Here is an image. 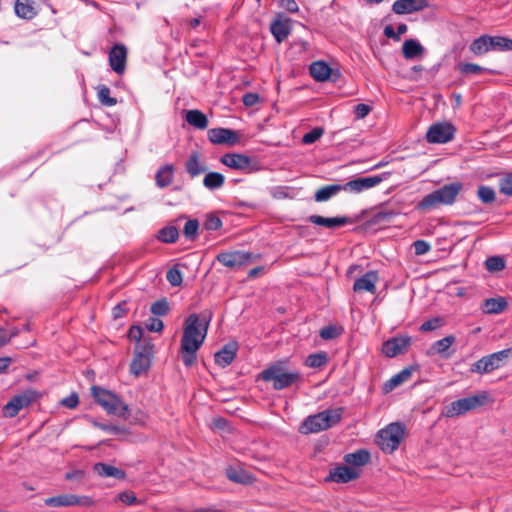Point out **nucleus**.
Wrapping results in <instances>:
<instances>
[{
    "mask_svg": "<svg viewBox=\"0 0 512 512\" xmlns=\"http://www.w3.org/2000/svg\"><path fill=\"white\" fill-rule=\"evenodd\" d=\"M211 318L212 314L208 311L192 313L186 318L180 345L182 361L186 367L195 363L196 353L206 338Z\"/></svg>",
    "mask_w": 512,
    "mask_h": 512,
    "instance_id": "obj_1",
    "label": "nucleus"
},
{
    "mask_svg": "<svg viewBox=\"0 0 512 512\" xmlns=\"http://www.w3.org/2000/svg\"><path fill=\"white\" fill-rule=\"evenodd\" d=\"M463 185L460 182H453L432 191L419 201L415 208L421 212H429L442 205H452L462 190Z\"/></svg>",
    "mask_w": 512,
    "mask_h": 512,
    "instance_id": "obj_2",
    "label": "nucleus"
},
{
    "mask_svg": "<svg viewBox=\"0 0 512 512\" xmlns=\"http://www.w3.org/2000/svg\"><path fill=\"white\" fill-rule=\"evenodd\" d=\"M343 408L327 409L310 415L302 422L299 431L302 434L318 433L340 422Z\"/></svg>",
    "mask_w": 512,
    "mask_h": 512,
    "instance_id": "obj_3",
    "label": "nucleus"
},
{
    "mask_svg": "<svg viewBox=\"0 0 512 512\" xmlns=\"http://www.w3.org/2000/svg\"><path fill=\"white\" fill-rule=\"evenodd\" d=\"M298 371H287L282 362L273 364L261 372L264 381L273 382L275 390H282L290 387L300 380Z\"/></svg>",
    "mask_w": 512,
    "mask_h": 512,
    "instance_id": "obj_4",
    "label": "nucleus"
},
{
    "mask_svg": "<svg viewBox=\"0 0 512 512\" xmlns=\"http://www.w3.org/2000/svg\"><path fill=\"white\" fill-rule=\"evenodd\" d=\"M96 402L108 413L127 418L128 405L119 396L99 386L91 388Z\"/></svg>",
    "mask_w": 512,
    "mask_h": 512,
    "instance_id": "obj_5",
    "label": "nucleus"
},
{
    "mask_svg": "<svg viewBox=\"0 0 512 512\" xmlns=\"http://www.w3.org/2000/svg\"><path fill=\"white\" fill-rule=\"evenodd\" d=\"M405 426L394 422L377 433V444L385 453H393L404 439Z\"/></svg>",
    "mask_w": 512,
    "mask_h": 512,
    "instance_id": "obj_6",
    "label": "nucleus"
},
{
    "mask_svg": "<svg viewBox=\"0 0 512 512\" xmlns=\"http://www.w3.org/2000/svg\"><path fill=\"white\" fill-rule=\"evenodd\" d=\"M490 50H512V40L500 36L482 35L470 45V51L475 55H483Z\"/></svg>",
    "mask_w": 512,
    "mask_h": 512,
    "instance_id": "obj_7",
    "label": "nucleus"
},
{
    "mask_svg": "<svg viewBox=\"0 0 512 512\" xmlns=\"http://www.w3.org/2000/svg\"><path fill=\"white\" fill-rule=\"evenodd\" d=\"M511 353L512 349L509 348L484 356L471 365L470 371L478 374L490 373L500 368Z\"/></svg>",
    "mask_w": 512,
    "mask_h": 512,
    "instance_id": "obj_8",
    "label": "nucleus"
},
{
    "mask_svg": "<svg viewBox=\"0 0 512 512\" xmlns=\"http://www.w3.org/2000/svg\"><path fill=\"white\" fill-rule=\"evenodd\" d=\"M41 394L34 389H27L20 394H17L11 398V400L4 405L3 414L6 417H15L20 410L30 406L35 402Z\"/></svg>",
    "mask_w": 512,
    "mask_h": 512,
    "instance_id": "obj_9",
    "label": "nucleus"
},
{
    "mask_svg": "<svg viewBox=\"0 0 512 512\" xmlns=\"http://www.w3.org/2000/svg\"><path fill=\"white\" fill-rule=\"evenodd\" d=\"M486 396H470L451 402L444 409L443 414L448 418L463 415L484 404Z\"/></svg>",
    "mask_w": 512,
    "mask_h": 512,
    "instance_id": "obj_10",
    "label": "nucleus"
},
{
    "mask_svg": "<svg viewBox=\"0 0 512 512\" xmlns=\"http://www.w3.org/2000/svg\"><path fill=\"white\" fill-rule=\"evenodd\" d=\"M455 132L456 128L451 123L438 122L428 128L426 139L433 144L447 143L454 138Z\"/></svg>",
    "mask_w": 512,
    "mask_h": 512,
    "instance_id": "obj_11",
    "label": "nucleus"
},
{
    "mask_svg": "<svg viewBox=\"0 0 512 512\" xmlns=\"http://www.w3.org/2000/svg\"><path fill=\"white\" fill-rule=\"evenodd\" d=\"M153 345L147 343L136 350L135 356L130 364V371L135 376L145 373L151 365Z\"/></svg>",
    "mask_w": 512,
    "mask_h": 512,
    "instance_id": "obj_12",
    "label": "nucleus"
},
{
    "mask_svg": "<svg viewBox=\"0 0 512 512\" xmlns=\"http://www.w3.org/2000/svg\"><path fill=\"white\" fill-rule=\"evenodd\" d=\"M384 179H386V174L359 177L343 184V191L361 193L379 185Z\"/></svg>",
    "mask_w": 512,
    "mask_h": 512,
    "instance_id": "obj_13",
    "label": "nucleus"
},
{
    "mask_svg": "<svg viewBox=\"0 0 512 512\" xmlns=\"http://www.w3.org/2000/svg\"><path fill=\"white\" fill-rule=\"evenodd\" d=\"M216 259L228 268L237 269L251 263L253 256L249 252L232 251L219 253Z\"/></svg>",
    "mask_w": 512,
    "mask_h": 512,
    "instance_id": "obj_14",
    "label": "nucleus"
},
{
    "mask_svg": "<svg viewBox=\"0 0 512 512\" xmlns=\"http://www.w3.org/2000/svg\"><path fill=\"white\" fill-rule=\"evenodd\" d=\"M49 0H16L14 12L17 17L25 20L33 19L42 5H48Z\"/></svg>",
    "mask_w": 512,
    "mask_h": 512,
    "instance_id": "obj_15",
    "label": "nucleus"
},
{
    "mask_svg": "<svg viewBox=\"0 0 512 512\" xmlns=\"http://www.w3.org/2000/svg\"><path fill=\"white\" fill-rule=\"evenodd\" d=\"M411 345V337L409 336H396L388 339L382 345V352L389 358L396 357L407 351Z\"/></svg>",
    "mask_w": 512,
    "mask_h": 512,
    "instance_id": "obj_16",
    "label": "nucleus"
},
{
    "mask_svg": "<svg viewBox=\"0 0 512 512\" xmlns=\"http://www.w3.org/2000/svg\"><path fill=\"white\" fill-rule=\"evenodd\" d=\"M221 163L225 166L235 169V170H241L246 172L252 171V160L250 157L244 155V154H238V153H227L224 154L221 159Z\"/></svg>",
    "mask_w": 512,
    "mask_h": 512,
    "instance_id": "obj_17",
    "label": "nucleus"
},
{
    "mask_svg": "<svg viewBox=\"0 0 512 512\" xmlns=\"http://www.w3.org/2000/svg\"><path fill=\"white\" fill-rule=\"evenodd\" d=\"M360 476L358 469L346 465H339L330 470L327 480L336 483H348Z\"/></svg>",
    "mask_w": 512,
    "mask_h": 512,
    "instance_id": "obj_18",
    "label": "nucleus"
},
{
    "mask_svg": "<svg viewBox=\"0 0 512 512\" xmlns=\"http://www.w3.org/2000/svg\"><path fill=\"white\" fill-rule=\"evenodd\" d=\"M127 48L123 44L114 45L109 52V64L114 72L122 74L126 67Z\"/></svg>",
    "mask_w": 512,
    "mask_h": 512,
    "instance_id": "obj_19",
    "label": "nucleus"
},
{
    "mask_svg": "<svg viewBox=\"0 0 512 512\" xmlns=\"http://www.w3.org/2000/svg\"><path fill=\"white\" fill-rule=\"evenodd\" d=\"M207 134L208 139L214 144L234 145L239 140L238 133L227 128H213Z\"/></svg>",
    "mask_w": 512,
    "mask_h": 512,
    "instance_id": "obj_20",
    "label": "nucleus"
},
{
    "mask_svg": "<svg viewBox=\"0 0 512 512\" xmlns=\"http://www.w3.org/2000/svg\"><path fill=\"white\" fill-rule=\"evenodd\" d=\"M303 28V25L298 22L292 20L289 16L278 13L274 20L270 24V32H291L297 31Z\"/></svg>",
    "mask_w": 512,
    "mask_h": 512,
    "instance_id": "obj_21",
    "label": "nucleus"
},
{
    "mask_svg": "<svg viewBox=\"0 0 512 512\" xmlns=\"http://www.w3.org/2000/svg\"><path fill=\"white\" fill-rule=\"evenodd\" d=\"M378 282V274L376 271L371 270L366 272L362 277L355 280L353 284L354 292H369L375 294L376 283Z\"/></svg>",
    "mask_w": 512,
    "mask_h": 512,
    "instance_id": "obj_22",
    "label": "nucleus"
},
{
    "mask_svg": "<svg viewBox=\"0 0 512 512\" xmlns=\"http://www.w3.org/2000/svg\"><path fill=\"white\" fill-rule=\"evenodd\" d=\"M428 7L427 0H396L393 3L392 10L396 14H409L421 11Z\"/></svg>",
    "mask_w": 512,
    "mask_h": 512,
    "instance_id": "obj_23",
    "label": "nucleus"
},
{
    "mask_svg": "<svg viewBox=\"0 0 512 512\" xmlns=\"http://www.w3.org/2000/svg\"><path fill=\"white\" fill-rule=\"evenodd\" d=\"M308 221L317 226H323L328 229H337L350 223V218L346 216L340 217H323L320 215H311L308 217Z\"/></svg>",
    "mask_w": 512,
    "mask_h": 512,
    "instance_id": "obj_24",
    "label": "nucleus"
},
{
    "mask_svg": "<svg viewBox=\"0 0 512 512\" xmlns=\"http://www.w3.org/2000/svg\"><path fill=\"white\" fill-rule=\"evenodd\" d=\"M86 498H81L73 494H62L45 499V505L50 507H67L75 505H84Z\"/></svg>",
    "mask_w": 512,
    "mask_h": 512,
    "instance_id": "obj_25",
    "label": "nucleus"
},
{
    "mask_svg": "<svg viewBox=\"0 0 512 512\" xmlns=\"http://www.w3.org/2000/svg\"><path fill=\"white\" fill-rule=\"evenodd\" d=\"M238 345L236 342H230L223 346V348L215 353V362L221 367L230 365L237 353Z\"/></svg>",
    "mask_w": 512,
    "mask_h": 512,
    "instance_id": "obj_26",
    "label": "nucleus"
},
{
    "mask_svg": "<svg viewBox=\"0 0 512 512\" xmlns=\"http://www.w3.org/2000/svg\"><path fill=\"white\" fill-rule=\"evenodd\" d=\"M227 478L238 484L248 485L254 482V477L241 467L229 466L225 470Z\"/></svg>",
    "mask_w": 512,
    "mask_h": 512,
    "instance_id": "obj_27",
    "label": "nucleus"
},
{
    "mask_svg": "<svg viewBox=\"0 0 512 512\" xmlns=\"http://www.w3.org/2000/svg\"><path fill=\"white\" fill-rule=\"evenodd\" d=\"M371 459V455L368 450L366 449H359L353 453H348L344 456V462L349 467H362L365 466L367 463H369Z\"/></svg>",
    "mask_w": 512,
    "mask_h": 512,
    "instance_id": "obj_28",
    "label": "nucleus"
},
{
    "mask_svg": "<svg viewBox=\"0 0 512 512\" xmlns=\"http://www.w3.org/2000/svg\"><path fill=\"white\" fill-rule=\"evenodd\" d=\"M456 341V337L453 335H448L436 342H434L429 350L428 355H441L445 358L449 357L450 354L448 353V349L453 345V343Z\"/></svg>",
    "mask_w": 512,
    "mask_h": 512,
    "instance_id": "obj_29",
    "label": "nucleus"
},
{
    "mask_svg": "<svg viewBox=\"0 0 512 512\" xmlns=\"http://www.w3.org/2000/svg\"><path fill=\"white\" fill-rule=\"evenodd\" d=\"M424 52V47L416 39H407L403 42L402 53L406 59L421 58Z\"/></svg>",
    "mask_w": 512,
    "mask_h": 512,
    "instance_id": "obj_30",
    "label": "nucleus"
},
{
    "mask_svg": "<svg viewBox=\"0 0 512 512\" xmlns=\"http://www.w3.org/2000/svg\"><path fill=\"white\" fill-rule=\"evenodd\" d=\"M93 470L96 474L104 478L114 477L116 479L122 480L126 477V474L123 470L105 463H96L93 467Z\"/></svg>",
    "mask_w": 512,
    "mask_h": 512,
    "instance_id": "obj_31",
    "label": "nucleus"
},
{
    "mask_svg": "<svg viewBox=\"0 0 512 512\" xmlns=\"http://www.w3.org/2000/svg\"><path fill=\"white\" fill-rule=\"evenodd\" d=\"M185 120L189 125L197 129L203 130L208 126V119L206 115L197 109L187 110L185 112Z\"/></svg>",
    "mask_w": 512,
    "mask_h": 512,
    "instance_id": "obj_32",
    "label": "nucleus"
},
{
    "mask_svg": "<svg viewBox=\"0 0 512 512\" xmlns=\"http://www.w3.org/2000/svg\"><path fill=\"white\" fill-rule=\"evenodd\" d=\"M412 370L410 368H405L399 373L395 374L388 381L384 383L383 390L385 393H389L394 390L396 387L400 386L404 382L408 381L411 378Z\"/></svg>",
    "mask_w": 512,
    "mask_h": 512,
    "instance_id": "obj_33",
    "label": "nucleus"
},
{
    "mask_svg": "<svg viewBox=\"0 0 512 512\" xmlns=\"http://www.w3.org/2000/svg\"><path fill=\"white\" fill-rule=\"evenodd\" d=\"M185 168L192 178L199 176L206 171V166L200 161L198 152L190 154L186 161Z\"/></svg>",
    "mask_w": 512,
    "mask_h": 512,
    "instance_id": "obj_34",
    "label": "nucleus"
},
{
    "mask_svg": "<svg viewBox=\"0 0 512 512\" xmlns=\"http://www.w3.org/2000/svg\"><path fill=\"white\" fill-rule=\"evenodd\" d=\"M309 71H310V75L316 81H320V82L328 80L331 75L330 66L323 61L313 62L310 65Z\"/></svg>",
    "mask_w": 512,
    "mask_h": 512,
    "instance_id": "obj_35",
    "label": "nucleus"
},
{
    "mask_svg": "<svg viewBox=\"0 0 512 512\" xmlns=\"http://www.w3.org/2000/svg\"><path fill=\"white\" fill-rule=\"evenodd\" d=\"M174 167L171 164H167L161 167L155 176L156 184L160 188L169 186L173 181Z\"/></svg>",
    "mask_w": 512,
    "mask_h": 512,
    "instance_id": "obj_36",
    "label": "nucleus"
},
{
    "mask_svg": "<svg viewBox=\"0 0 512 512\" xmlns=\"http://www.w3.org/2000/svg\"><path fill=\"white\" fill-rule=\"evenodd\" d=\"M507 302L503 297L489 298L483 303L482 309L486 314H498L505 310Z\"/></svg>",
    "mask_w": 512,
    "mask_h": 512,
    "instance_id": "obj_37",
    "label": "nucleus"
},
{
    "mask_svg": "<svg viewBox=\"0 0 512 512\" xmlns=\"http://www.w3.org/2000/svg\"><path fill=\"white\" fill-rule=\"evenodd\" d=\"M343 191V185L333 184L321 187L314 194V199L317 202H324L336 195L338 192Z\"/></svg>",
    "mask_w": 512,
    "mask_h": 512,
    "instance_id": "obj_38",
    "label": "nucleus"
},
{
    "mask_svg": "<svg viewBox=\"0 0 512 512\" xmlns=\"http://www.w3.org/2000/svg\"><path fill=\"white\" fill-rule=\"evenodd\" d=\"M225 177L219 172H209L203 179V185L209 190L219 189L224 185Z\"/></svg>",
    "mask_w": 512,
    "mask_h": 512,
    "instance_id": "obj_39",
    "label": "nucleus"
},
{
    "mask_svg": "<svg viewBox=\"0 0 512 512\" xmlns=\"http://www.w3.org/2000/svg\"><path fill=\"white\" fill-rule=\"evenodd\" d=\"M179 237L178 229L175 226L164 227L159 231L158 239L164 243H174Z\"/></svg>",
    "mask_w": 512,
    "mask_h": 512,
    "instance_id": "obj_40",
    "label": "nucleus"
},
{
    "mask_svg": "<svg viewBox=\"0 0 512 512\" xmlns=\"http://www.w3.org/2000/svg\"><path fill=\"white\" fill-rule=\"evenodd\" d=\"M343 333V328L337 325H328L320 330V337L324 340H332L338 338Z\"/></svg>",
    "mask_w": 512,
    "mask_h": 512,
    "instance_id": "obj_41",
    "label": "nucleus"
},
{
    "mask_svg": "<svg viewBox=\"0 0 512 512\" xmlns=\"http://www.w3.org/2000/svg\"><path fill=\"white\" fill-rule=\"evenodd\" d=\"M328 361L326 353L320 352L311 354L306 358L305 364L311 368H319L324 366Z\"/></svg>",
    "mask_w": 512,
    "mask_h": 512,
    "instance_id": "obj_42",
    "label": "nucleus"
},
{
    "mask_svg": "<svg viewBox=\"0 0 512 512\" xmlns=\"http://www.w3.org/2000/svg\"><path fill=\"white\" fill-rule=\"evenodd\" d=\"M98 99L102 105L111 107L117 103V100L110 96V88L106 85H101L98 88Z\"/></svg>",
    "mask_w": 512,
    "mask_h": 512,
    "instance_id": "obj_43",
    "label": "nucleus"
},
{
    "mask_svg": "<svg viewBox=\"0 0 512 512\" xmlns=\"http://www.w3.org/2000/svg\"><path fill=\"white\" fill-rule=\"evenodd\" d=\"M485 267L489 272H499L505 268V261L500 256H492L485 261Z\"/></svg>",
    "mask_w": 512,
    "mask_h": 512,
    "instance_id": "obj_44",
    "label": "nucleus"
},
{
    "mask_svg": "<svg viewBox=\"0 0 512 512\" xmlns=\"http://www.w3.org/2000/svg\"><path fill=\"white\" fill-rule=\"evenodd\" d=\"M199 222L196 219L188 220L183 228L184 236L189 240H195L198 235Z\"/></svg>",
    "mask_w": 512,
    "mask_h": 512,
    "instance_id": "obj_45",
    "label": "nucleus"
},
{
    "mask_svg": "<svg viewBox=\"0 0 512 512\" xmlns=\"http://www.w3.org/2000/svg\"><path fill=\"white\" fill-rule=\"evenodd\" d=\"M458 70L463 75H478L486 71L484 67L474 63H460L458 65Z\"/></svg>",
    "mask_w": 512,
    "mask_h": 512,
    "instance_id": "obj_46",
    "label": "nucleus"
},
{
    "mask_svg": "<svg viewBox=\"0 0 512 512\" xmlns=\"http://www.w3.org/2000/svg\"><path fill=\"white\" fill-rule=\"evenodd\" d=\"M151 313L156 316H165L169 310V302L166 298H162L151 305Z\"/></svg>",
    "mask_w": 512,
    "mask_h": 512,
    "instance_id": "obj_47",
    "label": "nucleus"
},
{
    "mask_svg": "<svg viewBox=\"0 0 512 512\" xmlns=\"http://www.w3.org/2000/svg\"><path fill=\"white\" fill-rule=\"evenodd\" d=\"M91 424L96 428H99L103 431H106V432H109L112 434H126L128 432V430L125 427L104 424V423L98 422L96 420H92Z\"/></svg>",
    "mask_w": 512,
    "mask_h": 512,
    "instance_id": "obj_48",
    "label": "nucleus"
},
{
    "mask_svg": "<svg viewBox=\"0 0 512 512\" xmlns=\"http://www.w3.org/2000/svg\"><path fill=\"white\" fill-rule=\"evenodd\" d=\"M477 195L483 203H492L495 201V191L485 185H481L478 188Z\"/></svg>",
    "mask_w": 512,
    "mask_h": 512,
    "instance_id": "obj_49",
    "label": "nucleus"
},
{
    "mask_svg": "<svg viewBox=\"0 0 512 512\" xmlns=\"http://www.w3.org/2000/svg\"><path fill=\"white\" fill-rule=\"evenodd\" d=\"M499 190L504 195L512 196V173L500 179Z\"/></svg>",
    "mask_w": 512,
    "mask_h": 512,
    "instance_id": "obj_50",
    "label": "nucleus"
},
{
    "mask_svg": "<svg viewBox=\"0 0 512 512\" xmlns=\"http://www.w3.org/2000/svg\"><path fill=\"white\" fill-rule=\"evenodd\" d=\"M166 278H167V281L172 285V286H179L181 283H182V274L180 272V270H178L177 268H171L167 271V274H166Z\"/></svg>",
    "mask_w": 512,
    "mask_h": 512,
    "instance_id": "obj_51",
    "label": "nucleus"
},
{
    "mask_svg": "<svg viewBox=\"0 0 512 512\" xmlns=\"http://www.w3.org/2000/svg\"><path fill=\"white\" fill-rule=\"evenodd\" d=\"M323 133L324 131L322 128H314L303 136L302 142L304 144H312L316 142L323 135Z\"/></svg>",
    "mask_w": 512,
    "mask_h": 512,
    "instance_id": "obj_52",
    "label": "nucleus"
},
{
    "mask_svg": "<svg viewBox=\"0 0 512 512\" xmlns=\"http://www.w3.org/2000/svg\"><path fill=\"white\" fill-rule=\"evenodd\" d=\"M222 227V221L215 215H209L204 222V228L209 231H216Z\"/></svg>",
    "mask_w": 512,
    "mask_h": 512,
    "instance_id": "obj_53",
    "label": "nucleus"
},
{
    "mask_svg": "<svg viewBox=\"0 0 512 512\" xmlns=\"http://www.w3.org/2000/svg\"><path fill=\"white\" fill-rule=\"evenodd\" d=\"M441 325H442V320L440 318H432V319H429L421 324L420 331H422V332L433 331V330L438 329Z\"/></svg>",
    "mask_w": 512,
    "mask_h": 512,
    "instance_id": "obj_54",
    "label": "nucleus"
},
{
    "mask_svg": "<svg viewBox=\"0 0 512 512\" xmlns=\"http://www.w3.org/2000/svg\"><path fill=\"white\" fill-rule=\"evenodd\" d=\"M413 247L415 250V254L418 256L428 253L431 249L430 244L425 240H416L413 243Z\"/></svg>",
    "mask_w": 512,
    "mask_h": 512,
    "instance_id": "obj_55",
    "label": "nucleus"
},
{
    "mask_svg": "<svg viewBox=\"0 0 512 512\" xmlns=\"http://www.w3.org/2000/svg\"><path fill=\"white\" fill-rule=\"evenodd\" d=\"M146 327L151 332H161L164 329V323L158 318H150L146 323Z\"/></svg>",
    "mask_w": 512,
    "mask_h": 512,
    "instance_id": "obj_56",
    "label": "nucleus"
},
{
    "mask_svg": "<svg viewBox=\"0 0 512 512\" xmlns=\"http://www.w3.org/2000/svg\"><path fill=\"white\" fill-rule=\"evenodd\" d=\"M19 334L18 329H13L11 332L7 331L4 328H0V347L5 345L10 341V339Z\"/></svg>",
    "mask_w": 512,
    "mask_h": 512,
    "instance_id": "obj_57",
    "label": "nucleus"
},
{
    "mask_svg": "<svg viewBox=\"0 0 512 512\" xmlns=\"http://www.w3.org/2000/svg\"><path fill=\"white\" fill-rule=\"evenodd\" d=\"M79 403V397L77 393H71L69 396L61 400V404L69 409H74Z\"/></svg>",
    "mask_w": 512,
    "mask_h": 512,
    "instance_id": "obj_58",
    "label": "nucleus"
},
{
    "mask_svg": "<svg viewBox=\"0 0 512 512\" xmlns=\"http://www.w3.org/2000/svg\"><path fill=\"white\" fill-rule=\"evenodd\" d=\"M242 102L247 107H252L260 102V96L257 93H246L243 95Z\"/></svg>",
    "mask_w": 512,
    "mask_h": 512,
    "instance_id": "obj_59",
    "label": "nucleus"
},
{
    "mask_svg": "<svg viewBox=\"0 0 512 512\" xmlns=\"http://www.w3.org/2000/svg\"><path fill=\"white\" fill-rule=\"evenodd\" d=\"M118 499L126 505H132L137 502L136 495L132 491H124L120 493L118 495Z\"/></svg>",
    "mask_w": 512,
    "mask_h": 512,
    "instance_id": "obj_60",
    "label": "nucleus"
},
{
    "mask_svg": "<svg viewBox=\"0 0 512 512\" xmlns=\"http://www.w3.org/2000/svg\"><path fill=\"white\" fill-rule=\"evenodd\" d=\"M371 111L370 106L364 103H359L355 106L354 113L357 119L365 118Z\"/></svg>",
    "mask_w": 512,
    "mask_h": 512,
    "instance_id": "obj_61",
    "label": "nucleus"
},
{
    "mask_svg": "<svg viewBox=\"0 0 512 512\" xmlns=\"http://www.w3.org/2000/svg\"><path fill=\"white\" fill-rule=\"evenodd\" d=\"M395 216V212L392 210L389 211H380L375 214L374 220L376 223H381L384 221H389Z\"/></svg>",
    "mask_w": 512,
    "mask_h": 512,
    "instance_id": "obj_62",
    "label": "nucleus"
},
{
    "mask_svg": "<svg viewBox=\"0 0 512 512\" xmlns=\"http://www.w3.org/2000/svg\"><path fill=\"white\" fill-rule=\"evenodd\" d=\"M279 6L287 10L288 12L292 13L297 12L299 9L298 4L295 0H280Z\"/></svg>",
    "mask_w": 512,
    "mask_h": 512,
    "instance_id": "obj_63",
    "label": "nucleus"
},
{
    "mask_svg": "<svg viewBox=\"0 0 512 512\" xmlns=\"http://www.w3.org/2000/svg\"><path fill=\"white\" fill-rule=\"evenodd\" d=\"M126 302H123L121 304L116 305L113 310L112 314L115 319L121 318L126 313Z\"/></svg>",
    "mask_w": 512,
    "mask_h": 512,
    "instance_id": "obj_64",
    "label": "nucleus"
}]
</instances>
